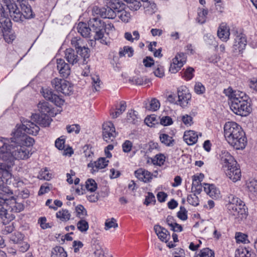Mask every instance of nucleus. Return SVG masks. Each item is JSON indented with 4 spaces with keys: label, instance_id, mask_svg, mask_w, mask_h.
Listing matches in <instances>:
<instances>
[{
    "label": "nucleus",
    "instance_id": "1",
    "mask_svg": "<svg viewBox=\"0 0 257 257\" xmlns=\"http://www.w3.org/2000/svg\"><path fill=\"white\" fill-rule=\"evenodd\" d=\"M22 126H17L12 133L13 137L10 140L3 138L4 145L0 147V159L12 160L14 163L16 159H27L31 155L26 147L33 146L34 139L25 133L36 136L40 130L39 126L30 120L23 119Z\"/></svg>",
    "mask_w": 257,
    "mask_h": 257
},
{
    "label": "nucleus",
    "instance_id": "2",
    "mask_svg": "<svg viewBox=\"0 0 257 257\" xmlns=\"http://www.w3.org/2000/svg\"><path fill=\"white\" fill-rule=\"evenodd\" d=\"M224 93L230 99V107L236 114L242 116H247L251 111L249 97L243 92L233 91L231 88L225 89Z\"/></svg>",
    "mask_w": 257,
    "mask_h": 257
},
{
    "label": "nucleus",
    "instance_id": "3",
    "mask_svg": "<svg viewBox=\"0 0 257 257\" xmlns=\"http://www.w3.org/2000/svg\"><path fill=\"white\" fill-rule=\"evenodd\" d=\"M224 137L229 144L236 149H243L247 141L241 127L235 122L225 123L224 126Z\"/></svg>",
    "mask_w": 257,
    "mask_h": 257
},
{
    "label": "nucleus",
    "instance_id": "4",
    "mask_svg": "<svg viewBox=\"0 0 257 257\" xmlns=\"http://www.w3.org/2000/svg\"><path fill=\"white\" fill-rule=\"evenodd\" d=\"M221 163L226 176L233 182L239 180L241 173L239 165L227 152L222 151L220 155Z\"/></svg>",
    "mask_w": 257,
    "mask_h": 257
},
{
    "label": "nucleus",
    "instance_id": "5",
    "mask_svg": "<svg viewBox=\"0 0 257 257\" xmlns=\"http://www.w3.org/2000/svg\"><path fill=\"white\" fill-rule=\"evenodd\" d=\"M88 25L91 28L92 32L94 33V39L99 40L103 44L107 45V43L104 39V33L105 32V23L100 19L97 18L90 19L88 22Z\"/></svg>",
    "mask_w": 257,
    "mask_h": 257
},
{
    "label": "nucleus",
    "instance_id": "6",
    "mask_svg": "<svg viewBox=\"0 0 257 257\" xmlns=\"http://www.w3.org/2000/svg\"><path fill=\"white\" fill-rule=\"evenodd\" d=\"M0 7V12L1 16L3 18L0 19V26L2 28L1 32L2 36L4 37L6 42L8 43H11L14 39L15 36L13 35H9L12 28V23L8 17V13L5 12V8L1 5Z\"/></svg>",
    "mask_w": 257,
    "mask_h": 257
},
{
    "label": "nucleus",
    "instance_id": "7",
    "mask_svg": "<svg viewBox=\"0 0 257 257\" xmlns=\"http://www.w3.org/2000/svg\"><path fill=\"white\" fill-rule=\"evenodd\" d=\"M4 1V6L0 4L5 8V12L8 13V15H10L11 18L15 22H20L22 21V14L21 13L18 6L11 1L14 0H2Z\"/></svg>",
    "mask_w": 257,
    "mask_h": 257
},
{
    "label": "nucleus",
    "instance_id": "8",
    "mask_svg": "<svg viewBox=\"0 0 257 257\" xmlns=\"http://www.w3.org/2000/svg\"><path fill=\"white\" fill-rule=\"evenodd\" d=\"M51 83L56 90L65 95H69L73 90L72 84L65 79L56 78Z\"/></svg>",
    "mask_w": 257,
    "mask_h": 257
},
{
    "label": "nucleus",
    "instance_id": "9",
    "mask_svg": "<svg viewBox=\"0 0 257 257\" xmlns=\"http://www.w3.org/2000/svg\"><path fill=\"white\" fill-rule=\"evenodd\" d=\"M177 94L178 99L176 104L182 107H187L191 99V94L189 89L186 86H180L178 88Z\"/></svg>",
    "mask_w": 257,
    "mask_h": 257
},
{
    "label": "nucleus",
    "instance_id": "10",
    "mask_svg": "<svg viewBox=\"0 0 257 257\" xmlns=\"http://www.w3.org/2000/svg\"><path fill=\"white\" fill-rule=\"evenodd\" d=\"M227 210L228 213L235 218L242 219L245 218L247 216L246 209L243 201L232 207L229 206Z\"/></svg>",
    "mask_w": 257,
    "mask_h": 257
},
{
    "label": "nucleus",
    "instance_id": "11",
    "mask_svg": "<svg viewBox=\"0 0 257 257\" xmlns=\"http://www.w3.org/2000/svg\"><path fill=\"white\" fill-rule=\"evenodd\" d=\"M103 140L107 142H112L116 136L113 124L110 121L103 123L102 125Z\"/></svg>",
    "mask_w": 257,
    "mask_h": 257
},
{
    "label": "nucleus",
    "instance_id": "12",
    "mask_svg": "<svg viewBox=\"0 0 257 257\" xmlns=\"http://www.w3.org/2000/svg\"><path fill=\"white\" fill-rule=\"evenodd\" d=\"M186 56L183 53H178L173 59V62L171 64L169 71L172 73H176L186 63Z\"/></svg>",
    "mask_w": 257,
    "mask_h": 257
},
{
    "label": "nucleus",
    "instance_id": "13",
    "mask_svg": "<svg viewBox=\"0 0 257 257\" xmlns=\"http://www.w3.org/2000/svg\"><path fill=\"white\" fill-rule=\"evenodd\" d=\"M2 160L5 162L0 163V174L2 175L3 177L6 179V183H8L9 180L12 177L11 168L14 166V163L8 157V159Z\"/></svg>",
    "mask_w": 257,
    "mask_h": 257
},
{
    "label": "nucleus",
    "instance_id": "14",
    "mask_svg": "<svg viewBox=\"0 0 257 257\" xmlns=\"http://www.w3.org/2000/svg\"><path fill=\"white\" fill-rule=\"evenodd\" d=\"M41 93L45 99L54 103L57 106H60L64 103V100L59 96L54 94L51 89L42 88Z\"/></svg>",
    "mask_w": 257,
    "mask_h": 257
},
{
    "label": "nucleus",
    "instance_id": "15",
    "mask_svg": "<svg viewBox=\"0 0 257 257\" xmlns=\"http://www.w3.org/2000/svg\"><path fill=\"white\" fill-rule=\"evenodd\" d=\"M108 161L105 158H100L94 162L91 161L88 164L87 167L91 168V173L94 174L98 172L99 169L105 168L108 165Z\"/></svg>",
    "mask_w": 257,
    "mask_h": 257
},
{
    "label": "nucleus",
    "instance_id": "16",
    "mask_svg": "<svg viewBox=\"0 0 257 257\" xmlns=\"http://www.w3.org/2000/svg\"><path fill=\"white\" fill-rule=\"evenodd\" d=\"M32 119L42 127L49 126L52 120L48 115L37 113L32 114Z\"/></svg>",
    "mask_w": 257,
    "mask_h": 257
},
{
    "label": "nucleus",
    "instance_id": "17",
    "mask_svg": "<svg viewBox=\"0 0 257 257\" xmlns=\"http://www.w3.org/2000/svg\"><path fill=\"white\" fill-rule=\"evenodd\" d=\"M57 67L59 73L62 77H67L70 74L69 65L62 59H57Z\"/></svg>",
    "mask_w": 257,
    "mask_h": 257
},
{
    "label": "nucleus",
    "instance_id": "18",
    "mask_svg": "<svg viewBox=\"0 0 257 257\" xmlns=\"http://www.w3.org/2000/svg\"><path fill=\"white\" fill-rule=\"evenodd\" d=\"M64 57L72 65L77 63L79 60L77 52L72 48L66 49L64 51Z\"/></svg>",
    "mask_w": 257,
    "mask_h": 257
},
{
    "label": "nucleus",
    "instance_id": "19",
    "mask_svg": "<svg viewBox=\"0 0 257 257\" xmlns=\"http://www.w3.org/2000/svg\"><path fill=\"white\" fill-rule=\"evenodd\" d=\"M246 43L245 36L242 34H240L236 36L233 48L235 50L240 52L245 49Z\"/></svg>",
    "mask_w": 257,
    "mask_h": 257
},
{
    "label": "nucleus",
    "instance_id": "20",
    "mask_svg": "<svg viewBox=\"0 0 257 257\" xmlns=\"http://www.w3.org/2000/svg\"><path fill=\"white\" fill-rule=\"evenodd\" d=\"M204 190L212 198L216 199L220 198V191L214 185L204 184Z\"/></svg>",
    "mask_w": 257,
    "mask_h": 257
},
{
    "label": "nucleus",
    "instance_id": "21",
    "mask_svg": "<svg viewBox=\"0 0 257 257\" xmlns=\"http://www.w3.org/2000/svg\"><path fill=\"white\" fill-rule=\"evenodd\" d=\"M96 9L98 11L97 14H99L103 18L114 19L116 16V12L113 10L109 5L106 8H102L100 9L96 7Z\"/></svg>",
    "mask_w": 257,
    "mask_h": 257
},
{
    "label": "nucleus",
    "instance_id": "22",
    "mask_svg": "<svg viewBox=\"0 0 257 257\" xmlns=\"http://www.w3.org/2000/svg\"><path fill=\"white\" fill-rule=\"evenodd\" d=\"M135 176L140 181L150 182L152 179V174L149 171L140 168L135 172Z\"/></svg>",
    "mask_w": 257,
    "mask_h": 257
},
{
    "label": "nucleus",
    "instance_id": "23",
    "mask_svg": "<svg viewBox=\"0 0 257 257\" xmlns=\"http://www.w3.org/2000/svg\"><path fill=\"white\" fill-rule=\"evenodd\" d=\"M198 135L194 131H186L183 136L184 141L189 145L195 144L198 140Z\"/></svg>",
    "mask_w": 257,
    "mask_h": 257
},
{
    "label": "nucleus",
    "instance_id": "24",
    "mask_svg": "<svg viewBox=\"0 0 257 257\" xmlns=\"http://www.w3.org/2000/svg\"><path fill=\"white\" fill-rule=\"evenodd\" d=\"M77 30L80 35L85 38L91 37V29L89 26L85 23L80 22L77 27Z\"/></svg>",
    "mask_w": 257,
    "mask_h": 257
},
{
    "label": "nucleus",
    "instance_id": "25",
    "mask_svg": "<svg viewBox=\"0 0 257 257\" xmlns=\"http://www.w3.org/2000/svg\"><path fill=\"white\" fill-rule=\"evenodd\" d=\"M8 199L5 196H2L0 194V218L4 221L11 220L12 219L10 215L8 213L7 209H5L3 205L6 203Z\"/></svg>",
    "mask_w": 257,
    "mask_h": 257
},
{
    "label": "nucleus",
    "instance_id": "26",
    "mask_svg": "<svg viewBox=\"0 0 257 257\" xmlns=\"http://www.w3.org/2000/svg\"><path fill=\"white\" fill-rule=\"evenodd\" d=\"M218 37L223 41H227L230 35L229 29L225 24H221L217 31Z\"/></svg>",
    "mask_w": 257,
    "mask_h": 257
},
{
    "label": "nucleus",
    "instance_id": "27",
    "mask_svg": "<svg viewBox=\"0 0 257 257\" xmlns=\"http://www.w3.org/2000/svg\"><path fill=\"white\" fill-rule=\"evenodd\" d=\"M154 230L159 238L162 241H167V237L169 236L168 231L164 227L159 225L154 226Z\"/></svg>",
    "mask_w": 257,
    "mask_h": 257
},
{
    "label": "nucleus",
    "instance_id": "28",
    "mask_svg": "<svg viewBox=\"0 0 257 257\" xmlns=\"http://www.w3.org/2000/svg\"><path fill=\"white\" fill-rule=\"evenodd\" d=\"M20 7L21 9V13L22 14V21L24 18L30 19L33 17L34 15L30 5L22 3L20 5Z\"/></svg>",
    "mask_w": 257,
    "mask_h": 257
},
{
    "label": "nucleus",
    "instance_id": "29",
    "mask_svg": "<svg viewBox=\"0 0 257 257\" xmlns=\"http://www.w3.org/2000/svg\"><path fill=\"white\" fill-rule=\"evenodd\" d=\"M144 107L146 109L150 111H156L160 106V102L156 98H152L150 101H144Z\"/></svg>",
    "mask_w": 257,
    "mask_h": 257
},
{
    "label": "nucleus",
    "instance_id": "30",
    "mask_svg": "<svg viewBox=\"0 0 257 257\" xmlns=\"http://www.w3.org/2000/svg\"><path fill=\"white\" fill-rule=\"evenodd\" d=\"M108 5L116 12V15L125 8V5L119 0H111Z\"/></svg>",
    "mask_w": 257,
    "mask_h": 257
},
{
    "label": "nucleus",
    "instance_id": "31",
    "mask_svg": "<svg viewBox=\"0 0 257 257\" xmlns=\"http://www.w3.org/2000/svg\"><path fill=\"white\" fill-rule=\"evenodd\" d=\"M7 184L6 183H5L2 177H0V191L2 192L0 194L2 196H5L7 195L10 196L13 194V191L7 185Z\"/></svg>",
    "mask_w": 257,
    "mask_h": 257
},
{
    "label": "nucleus",
    "instance_id": "32",
    "mask_svg": "<svg viewBox=\"0 0 257 257\" xmlns=\"http://www.w3.org/2000/svg\"><path fill=\"white\" fill-rule=\"evenodd\" d=\"M56 217L62 221H67L70 219L71 214L67 209H62L56 213Z\"/></svg>",
    "mask_w": 257,
    "mask_h": 257
},
{
    "label": "nucleus",
    "instance_id": "33",
    "mask_svg": "<svg viewBox=\"0 0 257 257\" xmlns=\"http://www.w3.org/2000/svg\"><path fill=\"white\" fill-rule=\"evenodd\" d=\"M143 7L145 10V12L147 14L152 15L154 14L157 10L156 5L153 3L145 1L143 2Z\"/></svg>",
    "mask_w": 257,
    "mask_h": 257
},
{
    "label": "nucleus",
    "instance_id": "34",
    "mask_svg": "<svg viewBox=\"0 0 257 257\" xmlns=\"http://www.w3.org/2000/svg\"><path fill=\"white\" fill-rule=\"evenodd\" d=\"M247 187L250 195L257 196V180H251L247 183Z\"/></svg>",
    "mask_w": 257,
    "mask_h": 257
},
{
    "label": "nucleus",
    "instance_id": "35",
    "mask_svg": "<svg viewBox=\"0 0 257 257\" xmlns=\"http://www.w3.org/2000/svg\"><path fill=\"white\" fill-rule=\"evenodd\" d=\"M67 256L66 252L60 246L55 247L52 251L51 257H67Z\"/></svg>",
    "mask_w": 257,
    "mask_h": 257
},
{
    "label": "nucleus",
    "instance_id": "36",
    "mask_svg": "<svg viewBox=\"0 0 257 257\" xmlns=\"http://www.w3.org/2000/svg\"><path fill=\"white\" fill-rule=\"evenodd\" d=\"M226 201L228 202L226 206L227 209L229 208V206H233L238 203H239L242 201L239 198L236 197L234 195L229 194L227 197Z\"/></svg>",
    "mask_w": 257,
    "mask_h": 257
},
{
    "label": "nucleus",
    "instance_id": "37",
    "mask_svg": "<svg viewBox=\"0 0 257 257\" xmlns=\"http://www.w3.org/2000/svg\"><path fill=\"white\" fill-rule=\"evenodd\" d=\"M160 140L162 143L167 146H172L174 145V140L172 137L168 135L162 134L160 135Z\"/></svg>",
    "mask_w": 257,
    "mask_h": 257
},
{
    "label": "nucleus",
    "instance_id": "38",
    "mask_svg": "<svg viewBox=\"0 0 257 257\" xmlns=\"http://www.w3.org/2000/svg\"><path fill=\"white\" fill-rule=\"evenodd\" d=\"M118 54L119 57L125 56L126 55H127L128 57H131L134 54V50L131 47L124 46L122 48L119 49Z\"/></svg>",
    "mask_w": 257,
    "mask_h": 257
},
{
    "label": "nucleus",
    "instance_id": "39",
    "mask_svg": "<svg viewBox=\"0 0 257 257\" xmlns=\"http://www.w3.org/2000/svg\"><path fill=\"white\" fill-rule=\"evenodd\" d=\"M127 3V7L132 11H137L142 6L141 2L139 0H124Z\"/></svg>",
    "mask_w": 257,
    "mask_h": 257
},
{
    "label": "nucleus",
    "instance_id": "40",
    "mask_svg": "<svg viewBox=\"0 0 257 257\" xmlns=\"http://www.w3.org/2000/svg\"><path fill=\"white\" fill-rule=\"evenodd\" d=\"M208 14V10L203 8L199 9L198 11L197 20L198 23L203 24L206 22V16Z\"/></svg>",
    "mask_w": 257,
    "mask_h": 257
},
{
    "label": "nucleus",
    "instance_id": "41",
    "mask_svg": "<svg viewBox=\"0 0 257 257\" xmlns=\"http://www.w3.org/2000/svg\"><path fill=\"white\" fill-rule=\"evenodd\" d=\"M126 103L124 101H121L120 102L119 107L116 108V111L114 112H112L111 113L112 118H115L119 116L121 114H122L126 109Z\"/></svg>",
    "mask_w": 257,
    "mask_h": 257
},
{
    "label": "nucleus",
    "instance_id": "42",
    "mask_svg": "<svg viewBox=\"0 0 257 257\" xmlns=\"http://www.w3.org/2000/svg\"><path fill=\"white\" fill-rule=\"evenodd\" d=\"M77 227L80 231L85 232L88 229L89 224L87 221L82 218L77 222Z\"/></svg>",
    "mask_w": 257,
    "mask_h": 257
},
{
    "label": "nucleus",
    "instance_id": "43",
    "mask_svg": "<svg viewBox=\"0 0 257 257\" xmlns=\"http://www.w3.org/2000/svg\"><path fill=\"white\" fill-rule=\"evenodd\" d=\"M38 107L40 111L41 114H45L47 115V113L49 112L51 109L48 105V103L47 102H40L38 104Z\"/></svg>",
    "mask_w": 257,
    "mask_h": 257
},
{
    "label": "nucleus",
    "instance_id": "44",
    "mask_svg": "<svg viewBox=\"0 0 257 257\" xmlns=\"http://www.w3.org/2000/svg\"><path fill=\"white\" fill-rule=\"evenodd\" d=\"M238 254L235 257H255L256 255L249 251L246 248L238 249Z\"/></svg>",
    "mask_w": 257,
    "mask_h": 257
},
{
    "label": "nucleus",
    "instance_id": "45",
    "mask_svg": "<svg viewBox=\"0 0 257 257\" xmlns=\"http://www.w3.org/2000/svg\"><path fill=\"white\" fill-rule=\"evenodd\" d=\"M85 184L86 188L90 192H94L97 188L96 182L92 179H88Z\"/></svg>",
    "mask_w": 257,
    "mask_h": 257
},
{
    "label": "nucleus",
    "instance_id": "46",
    "mask_svg": "<svg viewBox=\"0 0 257 257\" xmlns=\"http://www.w3.org/2000/svg\"><path fill=\"white\" fill-rule=\"evenodd\" d=\"M75 211L76 212V216L80 219L84 218L87 215L86 210L84 208L83 206L79 205L75 207Z\"/></svg>",
    "mask_w": 257,
    "mask_h": 257
},
{
    "label": "nucleus",
    "instance_id": "47",
    "mask_svg": "<svg viewBox=\"0 0 257 257\" xmlns=\"http://www.w3.org/2000/svg\"><path fill=\"white\" fill-rule=\"evenodd\" d=\"M122 21L124 22H128L131 17V15L129 12H126L124 9L119 12L116 15Z\"/></svg>",
    "mask_w": 257,
    "mask_h": 257
},
{
    "label": "nucleus",
    "instance_id": "48",
    "mask_svg": "<svg viewBox=\"0 0 257 257\" xmlns=\"http://www.w3.org/2000/svg\"><path fill=\"white\" fill-rule=\"evenodd\" d=\"M197 257H214V253L209 248H205L200 250Z\"/></svg>",
    "mask_w": 257,
    "mask_h": 257
},
{
    "label": "nucleus",
    "instance_id": "49",
    "mask_svg": "<svg viewBox=\"0 0 257 257\" xmlns=\"http://www.w3.org/2000/svg\"><path fill=\"white\" fill-rule=\"evenodd\" d=\"M118 227V224L116 223V220L114 218L111 219H107L105 222V229L108 230L111 228H115Z\"/></svg>",
    "mask_w": 257,
    "mask_h": 257
},
{
    "label": "nucleus",
    "instance_id": "50",
    "mask_svg": "<svg viewBox=\"0 0 257 257\" xmlns=\"http://www.w3.org/2000/svg\"><path fill=\"white\" fill-rule=\"evenodd\" d=\"M77 53H79L80 55L83 58L84 61L85 60L86 58H88L89 57V49L84 45L79 48L77 50Z\"/></svg>",
    "mask_w": 257,
    "mask_h": 257
},
{
    "label": "nucleus",
    "instance_id": "51",
    "mask_svg": "<svg viewBox=\"0 0 257 257\" xmlns=\"http://www.w3.org/2000/svg\"><path fill=\"white\" fill-rule=\"evenodd\" d=\"M24 238V235L21 232H15L11 237V240L15 243L19 244Z\"/></svg>",
    "mask_w": 257,
    "mask_h": 257
},
{
    "label": "nucleus",
    "instance_id": "52",
    "mask_svg": "<svg viewBox=\"0 0 257 257\" xmlns=\"http://www.w3.org/2000/svg\"><path fill=\"white\" fill-rule=\"evenodd\" d=\"M235 239L237 242H242L243 243H248L249 242V241L247 239V235L241 232H238L236 234Z\"/></svg>",
    "mask_w": 257,
    "mask_h": 257
},
{
    "label": "nucleus",
    "instance_id": "53",
    "mask_svg": "<svg viewBox=\"0 0 257 257\" xmlns=\"http://www.w3.org/2000/svg\"><path fill=\"white\" fill-rule=\"evenodd\" d=\"M187 200L190 204L194 206H196L199 204V199L195 194L189 195Z\"/></svg>",
    "mask_w": 257,
    "mask_h": 257
},
{
    "label": "nucleus",
    "instance_id": "54",
    "mask_svg": "<svg viewBox=\"0 0 257 257\" xmlns=\"http://www.w3.org/2000/svg\"><path fill=\"white\" fill-rule=\"evenodd\" d=\"M204 40L207 44L210 45L217 46L215 38L210 33H207L204 36Z\"/></svg>",
    "mask_w": 257,
    "mask_h": 257
},
{
    "label": "nucleus",
    "instance_id": "55",
    "mask_svg": "<svg viewBox=\"0 0 257 257\" xmlns=\"http://www.w3.org/2000/svg\"><path fill=\"white\" fill-rule=\"evenodd\" d=\"M51 177L52 174L48 172V171L46 168L42 169L39 173V178L40 179L49 180Z\"/></svg>",
    "mask_w": 257,
    "mask_h": 257
},
{
    "label": "nucleus",
    "instance_id": "56",
    "mask_svg": "<svg viewBox=\"0 0 257 257\" xmlns=\"http://www.w3.org/2000/svg\"><path fill=\"white\" fill-rule=\"evenodd\" d=\"M177 217L183 221L187 219V211L184 206H180V210L177 212Z\"/></svg>",
    "mask_w": 257,
    "mask_h": 257
},
{
    "label": "nucleus",
    "instance_id": "57",
    "mask_svg": "<svg viewBox=\"0 0 257 257\" xmlns=\"http://www.w3.org/2000/svg\"><path fill=\"white\" fill-rule=\"evenodd\" d=\"M194 70L192 67L188 68L182 74V77L186 80H190L194 76Z\"/></svg>",
    "mask_w": 257,
    "mask_h": 257
},
{
    "label": "nucleus",
    "instance_id": "58",
    "mask_svg": "<svg viewBox=\"0 0 257 257\" xmlns=\"http://www.w3.org/2000/svg\"><path fill=\"white\" fill-rule=\"evenodd\" d=\"M132 82L137 85H144L149 82V80L141 77H134L132 78Z\"/></svg>",
    "mask_w": 257,
    "mask_h": 257
},
{
    "label": "nucleus",
    "instance_id": "59",
    "mask_svg": "<svg viewBox=\"0 0 257 257\" xmlns=\"http://www.w3.org/2000/svg\"><path fill=\"white\" fill-rule=\"evenodd\" d=\"M191 191L196 195V194H200L202 191L201 184L200 183L193 182L192 184Z\"/></svg>",
    "mask_w": 257,
    "mask_h": 257
},
{
    "label": "nucleus",
    "instance_id": "60",
    "mask_svg": "<svg viewBox=\"0 0 257 257\" xmlns=\"http://www.w3.org/2000/svg\"><path fill=\"white\" fill-rule=\"evenodd\" d=\"M165 161V157L162 154L157 155L155 158L153 160L154 164H157L160 166L163 165Z\"/></svg>",
    "mask_w": 257,
    "mask_h": 257
},
{
    "label": "nucleus",
    "instance_id": "61",
    "mask_svg": "<svg viewBox=\"0 0 257 257\" xmlns=\"http://www.w3.org/2000/svg\"><path fill=\"white\" fill-rule=\"evenodd\" d=\"M155 202L156 199L154 194L151 192H148L144 203L148 206L151 203L155 204Z\"/></svg>",
    "mask_w": 257,
    "mask_h": 257
},
{
    "label": "nucleus",
    "instance_id": "62",
    "mask_svg": "<svg viewBox=\"0 0 257 257\" xmlns=\"http://www.w3.org/2000/svg\"><path fill=\"white\" fill-rule=\"evenodd\" d=\"M194 91L198 94H201L205 92V88L200 82L196 83L194 86Z\"/></svg>",
    "mask_w": 257,
    "mask_h": 257
},
{
    "label": "nucleus",
    "instance_id": "63",
    "mask_svg": "<svg viewBox=\"0 0 257 257\" xmlns=\"http://www.w3.org/2000/svg\"><path fill=\"white\" fill-rule=\"evenodd\" d=\"M71 44L73 47L78 50L83 45L82 40L80 38L74 37L71 39Z\"/></svg>",
    "mask_w": 257,
    "mask_h": 257
},
{
    "label": "nucleus",
    "instance_id": "64",
    "mask_svg": "<svg viewBox=\"0 0 257 257\" xmlns=\"http://www.w3.org/2000/svg\"><path fill=\"white\" fill-rule=\"evenodd\" d=\"M132 147V143L130 141L126 140L122 144V150L125 153H128L131 151Z\"/></svg>",
    "mask_w": 257,
    "mask_h": 257
}]
</instances>
